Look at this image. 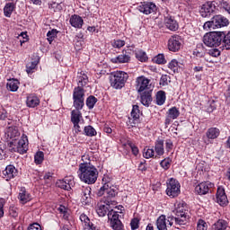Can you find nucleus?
Wrapping results in <instances>:
<instances>
[{"mask_svg":"<svg viewBox=\"0 0 230 230\" xmlns=\"http://www.w3.org/2000/svg\"><path fill=\"white\" fill-rule=\"evenodd\" d=\"M167 48L169 51H172V53H177L182 48V40H181V36L173 35L168 40Z\"/></svg>","mask_w":230,"mask_h":230,"instance_id":"nucleus-15","label":"nucleus"},{"mask_svg":"<svg viewBox=\"0 0 230 230\" xmlns=\"http://www.w3.org/2000/svg\"><path fill=\"white\" fill-rule=\"evenodd\" d=\"M229 223L224 219H219L212 225V230H226Z\"/></svg>","mask_w":230,"mask_h":230,"instance_id":"nucleus-33","label":"nucleus"},{"mask_svg":"<svg viewBox=\"0 0 230 230\" xmlns=\"http://www.w3.org/2000/svg\"><path fill=\"white\" fill-rule=\"evenodd\" d=\"M153 62L159 65L166 64V58H164V54H158L157 56H155L153 58Z\"/></svg>","mask_w":230,"mask_h":230,"instance_id":"nucleus-48","label":"nucleus"},{"mask_svg":"<svg viewBox=\"0 0 230 230\" xmlns=\"http://www.w3.org/2000/svg\"><path fill=\"white\" fill-rule=\"evenodd\" d=\"M203 42L204 45L208 48H218V46H222V48H224L223 32L211 31L206 33L203 37Z\"/></svg>","mask_w":230,"mask_h":230,"instance_id":"nucleus-4","label":"nucleus"},{"mask_svg":"<svg viewBox=\"0 0 230 230\" xmlns=\"http://www.w3.org/2000/svg\"><path fill=\"white\" fill-rule=\"evenodd\" d=\"M216 202L222 208H226V206L229 204V199H227L226 189L223 186L217 187L216 193Z\"/></svg>","mask_w":230,"mask_h":230,"instance_id":"nucleus-16","label":"nucleus"},{"mask_svg":"<svg viewBox=\"0 0 230 230\" xmlns=\"http://www.w3.org/2000/svg\"><path fill=\"white\" fill-rule=\"evenodd\" d=\"M137 10L144 15H150V13H155L157 12V5L154 2H141Z\"/></svg>","mask_w":230,"mask_h":230,"instance_id":"nucleus-10","label":"nucleus"},{"mask_svg":"<svg viewBox=\"0 0 230 230\" xmlns=\"http://www.w3.org/2000/svg\"><path fill=\"white\" fill-rule=\"evenodd\" d=\"M225 98L226 105H230V84L228 85L226 91L225 92Z\"/></svg>","mask_w":230,"mask_h":230,"instance_id":"nucleus-62","label":"nucleus"},{"mask_svg":"<svg viewBox=\"0 0 230 230\" xmlns=\"http://www.w3.org/2000/svg\"><path fill=\"white\" fill-rule=\"evenodd\" d=\"M154 148L156 156L163 157L164 155V139L158 137L155 141Z\"/></svg>","mask_w":230,"mask_h":230,"instance_id":"nucleus-25","label":"nucleus"},{"mask_svg":"<svg viewBox=\"0 0 230 230\" xmlns=\"http://www.w3.org/2000/svg\"><path fill=\"white\" fill-rule=\"evenodd\" d=\"M135 55L136 58H137L139 62H146L148 60V56L146 55V52L143 50H137Z\"/></svg>","mask_w":230,"mask_h":230,"instance_id":"nucleus-46","label":"nucleus"},{"mask_svg":"<svg viewBox=\"0 0 230 230\" xmlns=\"http://www.w3.org/2000/svg\"><path fill=\"white\" fill-rule=\"evenodd\" d=\"M91 189L90 186H82L79 188L81 201L84 206H89L93 202V197H91Z\"/></svg>","mask_w":230,"mask_h":230,"instance_id":"nucleus-17","label":"nucleus"},{"mask_svg":"<svg viewBox=\"0 0 230 230\" xmlns=\"http://www.w3.org/2000/svg\"><path fill=\"white\" fill-rule=\"evenodd\" d=\"M172 217H168L166 219V216L161 215L155 222V226L158 230H168V227H172L173 226V221H172Z\"/></svg>","mask_w":230,"mask_h":230,"instance_id":"nucleus-19","label":"nucleus"},{"mask_svg":"<svg viewBox=\"0 0 230 230\" xmlns=\"http://www.w3.org/2000/svg\"><path fill=\"white\" fill-rule=\"evenodd\" d=\"M220 136V129L218 128H209L206 132V137L208 139H217Z\"/></svg>","mask_w":230,"mask_h":230,"instance_id":"nucleus-31","label":"nucleus"},{"mask_svg":"<svg viewBox=\"0 0 230 230\" xmlns=\"http://www.w3.org/2000/svg\"><path fill=\"white\" fill-rule=\"evenodd\" d=\"M34 163L35 164H42L44 163V152L42 151H38L34 155Z\"/></svg>","mask_w":230,"mask_h":230,"instance_id":"nucleus-45","label":"nucleus"},{"mask_svg":"<svg viewBox=\"0 0 230 230\" xmlns=\"http://www.w3.org/2000/svg\"><path fill=\"white\" fill-rule=\"evenodd\" d=\"M160 166L164 170V172L170 170V167L172 166V158L166 157L164 160L160 162Z\"/></svg>","mask_w":230,"mask_h":230,"instance_id":"nucleus-43","label":"nucleus"},{"mask_svg":"<svg viewBox=\"0 0 230 230\" xmlns=\"http://www.w3.org/2000/svg\"><path fill=\"white\" fill-rule=\"evenodd\" d=\"M174 210L172 213L175 215L171 220H174L176 226H186L190 222V215L188 214V204L184 201H181L174 205Z\"/></svg>","mask_w":230,"mask_h":230,"instance_id":"nucleus-1","label":"nucleus"},{"mask_svg":"<svg viewBox=\"0 0 230 230\" xmlns=\"http://www.w3.org/2000/svg\"><path fill=\"white\" fill-rule=\"evenodd\" d=\"M216 11L217 5L215 4V1H208L202 4L199 13L201 17H211Z\"/></svg>","mask_w":230,"mask_h":230,"instance_id":"nucleus-12","label":"nucleus"},{"mask_svg":"<svg viewBox=\"0 0 230 230\" xmlns=\"http://www.w3.org/2000/svg\"><path fill=\"white\" fill-rule=\"evenodd\" d=\"M223 33V48L229 50L230 49V31H222Z\"/></svg>","mask_w":230,"mask_h":230,"instance_id":"nucleus-38","label":"nucleus"},{"mask_svg":"<svg viewBox=\"0 0 230 230\" xmlns=\"http://www.w3.org/2000/svg\"><path fill=\"white\" fill-rule=\"evenodd\" d=\"M215 188V183L211 181H202L195 187V193L197 195H208V193H211Z\"/></svg>","mask_w":230,"mask_h":230,"instance_id":"nucleus-14","label":"nucleus"},{"mask_svg":"<svg viewBox=\"0 0 230 230\" xmlns=\"http://www.w3.org/2000/svg\"><path fill=\"white\" fill-rule=\"evenodd\" d=\"M21 83L19 82V79H9L6 84V87L8 91H11V93H17L19 91V84Z\"/></svg>","mask_w":230,"mask_h":230,"instance_id":"nucleus-30","label":"nucleus"},{"mask_svg":"<svg viewBox=\"0 0 230 230\" xmlns=\"http://www.w3.org/2000/svg\"><path fill=\"white\" fill-rule=\"evenodd\" d=\"M112 64H128L130 62V51L122 50V53L111 59Z\"/></svg>","mask_w":230,"mask_h":230,"instance_id":"nucleus-21","label":"nucleus"},{"mask_svg":"<svg viewBox=\"0 0 230 230\" xmlns=\"http://www.w3.org/2000/svg\"><path fill=\"white\" fill-rule=\"evenodd\" d=\"M168 78H170L168 75H163L160 78L159 85H162V87L168 85Z\"/></svg>","mask_w":230,"mask_h":230,"instance_id":"nucleus-59","label":"nucleus"},{"mask_svg":"<svg viewBox=\"0 0 230 230\" xmlns=\"http://www.w3.org/2000/svg\"><path fill=\"white\" fill-rule=\"evenodd\" d=\"M109 211H111V205L109 204H106V205L101 204V205H98L96 208L97 215L102 217H106V215L109 216Z\"/></svg>","mask_w":230,"mask_h":230,"instance_id":"nucleus-29","label":"nucleus"},{"mask_svg":"<svg viewBox=\"0 0 230 230\" xmlns=\"http://www.w3.org/2000/svg\"><path fill=\"white\" fill-rule=\"evenodd\" d=\"M130 227L131 230H137L139 229V218L134 217L130 221Z\"/></svg>","mask_w":230,"mask_h":230,"instance_id":"nucleus-56","label":"nucleus"},{"mask_svg":"<svg viewBox=\"0 0 230 230\" xmlns=\"http://www.w3.org/2000/svg\"><path fill=\"white\" fill-rule=\"evenodd\" d=\"M139 114H140L139 106L137 104L133 105V108L131 111V118H133V121L131 122L129 119V123L131 125H136V121L139 119Z\"/></svg>","mask_w":230,"mask_h":230,"instance_id":"nucleus-34","label":"nucleus"},{"mask_svg":"<svg viewBox=\"0 0 230 230\" xmlns=\"http://www.w3.org/2000/svg\"><path fill=\"white\" fill-rule=\"evenodd\" d=\"M69 24L72 26V28L82 30L84 27V18L78 14H73L70 16Z\"/></svg>","mask_w":230,"mask_h":230,"instance_id":"nucleus-23","label":"nucleus"},{"mask_svg":"<svg viewBox=\"0 0 230 230\" xmlns=\"http://www.w3.org/2000/svg\"><path fill=\"white\" fill-rule=\"evenodd\" d=\"M166 195L170 197V199H175L181 195V183L179 181L171 178L167 182L166 188Z\"/></svg>","mask_w":230,"mask_h":230,"instance_id":"nucleus-8","label":"nucleus"},{"mask_svg":"<svg viewBox=\"0 0 230 230\" xmlns=\"http://www.w3.org/2000/svg\"><path fill=\"white\" fill-rule=\"evenodd\" d=\"M193 55H195L196 57H198L199 58H202V57H204V52L202 50H199V48L198 47L194 52Z\"/></svg>","mask_w":230,"mask_h":230,"instance_id":"nucleus-64","label":"nucleus"},{"mask_svg":"<svg viewBox=\"0 0 230 230\" xmlns=\"http://www.w3.org/2000/svg\"><path fill=\"white\" fill-rule=\"evenodd\" d=\"M80 181L85 184H94L98 181V169L94 165L83 164L78 170Z\"/></svg>","mask_w":230,"mask_h":230,"instance_id":"nucleus-2","label":"nucleus"},{"mask_svg":"<svg viewBox=\"0 0 230 230\" xmlns=\"http://www.w3.org/2000/svg\"><path fill=\"white\" fill-rule=\"evenodd\" d=\"M49 10H53V12H60L62 10V5L57 2H51L49 4Z\"/></svg>","mask_w":230,"mask_h":230,"instance_id":"nucleus-50","label":"nucleus"},{"mask_svg":"<svg viewBox=\"0 0 230 230\" xmlns=\"http://www.w3.org/2000/svg\"><path fill=\"white\" fill-rule=\"evenodd\" d=\"M17 148L20 154H26L28 152V137H22V139L18 141Z\"/></svg>","mask_w":230,"mask_h":230,"instance_id":"nucleus-28","label":"nucleus"},{"mask_svg":"<svg viewBox=\"0 0 230 230\" xmlns=\"http://www.w3.org/2000/svg\"><path fill=\"white\" fill-rule=\"evenodd\" d=\"M84 136H87L88 137H94V136H96L98 134V132H96V129L94 128H93V126L88 125V126L84 127Z\"/></svg>","mask_w":230,"mask_h":230,"instance_id":"nucleus-39","label":"nucleus"},{"mask_svg":"<svg viewBox=\"0 0 230 230\" xmlns=\"http://www.w3.org/2000/svg\"><path fill=\"white\" fill-rule=\"evenodd\" d=\"M82 162L80 164H79V168H81V166L83 164H87V165H90V166H93V164H91V156H89V155H84L82 156Z\"/></svg>","mask_w":230,"mask_h":230,"instance_id":"nucleus-54","label":"nucleus"},{"mask_svg":"<svg viewBox=\"0 0 230 230\" xmlns=\"http://www.w3.org/2000/svg\"><path fill=\"white\" fill-rule=\"evenodd\" d=\"M79 218H80V220H81L84 228L89 227V224L91 223V219L89 218V217L87 215L83 213V214L80 215Z\"/></svg>","mask_w":230,"mask_h":230,"instance_id":"nucleus-49","label":"nucleus"},{"mask_svg":"<svg viewBox=\"0 0 230 230\" xmlns=\"http://www.w3.org/2000/svg\"><path fill=\"white\" fill-rule=\"evenodd\" d=\"M128 146H129V148H131L133 155H137V154H139V148L136 146V144L132 142H128Z\"/></svg>","mask_w":230,"mask_h":230,"instance_id":"nucleus-57","label":"nucleus"},{"mask_svg":"<svg viewBox=\"0 0 230 230\" xmlns=\"http://www.w3.org/2000/svg\"><path fill=\"white\" fill-rule=\"evenodd\" d=\"M197 230H208V223L204 219H199L197 223Z\"/></svg>","mask_w":230,"mask_h":230,"instance_id":"nucleus-55","label":"nucleus"},{"mask_svg":"<svg viewBox=\"0 0 230 230\" xmlns=\"http://www.w3.org/2000/svg\"><path fill=\"white\" fill-rule=\"evenodd\" d=\"M26 105L30 109H35L40 105V99L35 93H30L27 95Z\"/></svg>","mask_w":230,"mask_h":230,"instance_id":"nucleus-24","label":"nucleus"},{"mask_svg":"<svg viewBox=\"0 0 230 230\" xmlns=\"http://www.w3.org/2000/svg\"><path fill=\"white\" fill-rule=\"evenodd\" d=\"M111 46H112V48H116V49H119L120 48H123V46H125V40H114L111 42Z\"/></svg>","mask_w":230,"mask_h":230,"instance_id":"nucleus-53","label":"nucleus"},{"mask_svg":"<svg viewBox=\"0 0 230 230\" xmlns=\"http://www.w3.org/2000/svg\"><path fill=\"white\" fill-rule=\"evenodd\" d=\"M76 83L77 86L74 88L73 98L85 100V89L89 87V76H87L84 71L77 73Z\"/></svg>","mask_w":230,"mask_h":230,"instance_id":"nucleus-3","label":"nucleus"},{"mask_svg":"<svg viewBox=\"0 0 230 230\" xmlns=\"http://www.w3.org/2000/svg\"><path fill=\"white\" fill-rule=\"evenodd\" d=\"M5 134H7V137H9V139H13V137H18L19 129L15 126H11L7 128Z\"/></svg>","mask_w":230,"mask_h":230,"instance_id":"nucleus-36","label":"nucleus"},{"mask_svg":"<svg viewBox=\"0 0 230 230\" xmlns=\"http://www.w3.org/2000/svg\"><path fill=\"white\" fill-rule=\"evenodd\" d=\"M6 204V200L4 198H0V218L4 217V205Z\"/></svg>","mask_w":230,"mask_h":230,"instance_id":"nucleus-58","label":"nucleus"},{"mask_svg":"<svg viewBox=\"0 0 230 230\" xmlns=\"http://www.w3.org/2000/svg\"><path fill=\"white\" fill-rule=\"evenodd\" d=\"M168 67L172 71V73H179V61H177V59H172L168 64Z\"/></svg>","mask_w":230,"mask_h":230,"instance_id":"nucleus-47","label":"nucleus"},{"mask_svg":"<svg viewBox=\"0 0 230 230\" xmlns=\"http://www.w3.org/2000/svg\"><path fill=\"white\" fill-rule=\"evenodd\" d=\"M18 199L21 204H27V202H30L31 200V195L26 190L25 188H22Z\"/></svg>","mask_w":230,"mask_h":230,"instance_id":"nucleus-27","label":"nucleus"},{"mask_svg":"<svg viewBox=\"0 0 230 230\" xmlns=\"http://www.w3.org/2000/svg\"><path fill=\"white\" fill-rule=\"evenodd\" d=\"M229 26V19L222 14L215 15L211 21L206 22L203 25L204 30H217L218 28H226Z\"/></svg>","mask_w":230,"mask_h":230,"instance_id":"nucleus-6","label":"nucleus"},{"mask_svg":"<svg viewBox=\"0 0 230 230\" xmlns=\"http://www.w3.org/2000/svg\"><path fill=\"white\" fill-rule=\"evenodd\" d=\"M58 34V31H57V29H52L51 31H49L47 32L48 42L49 44H51L53 42V40H55V39H57Z\"/></svg>","mask_w":230,"mask_h":230,"instance_id":"nucleus-44","label":"nucleus"},{"mask_svg":"<svg viewBox=\"0 0 230 230\" xmlns=\"http://www.w3.org/2000/svg\"><path fill=\"white\" fill-rule=\"evenodd\" d=\"M16 8V4L15 3H7L5 4L4 7V15L5 17H12V13H13V11Z\"/></svg>","mask_w":230,"mask_h":230,"instance_id":"nucleus-32","label":"nucleus"},{"mask_svg":"<svg viewBox=\"0 0 230 230\" xmlns=\"http://www.w3.org/2000/svg\"><path fill=\"white\" fill-rule=\"evenodd\" d=\"M164 24L170 31H177L179 30V22H177L175 16L168 12L164 15Z\"/></svg>","mask_w":230,"mask_h":230,"instance_id":"nucleus-11","label":"nucleus"},{"mask_svg":"<svg viewBox=\"0 0 230 230\" xmlns=\"http://www.w3.org/2000/svg\"><path fill=\"white\" fill-rule=\"evenodd\" d=\"M138 170L140 172H146V170H148V168L146 167V160H142L138 165Z\"/></svg>","mask_w":230,"mask_h":230,"instance_id":"nucleus-61","label":"nucleus"},{"mask_svg":"<svg viewBox=\"0 0 230 230\" xmlns=\"http://www.w3.org/2000/svg\"><path fill=\"white\" fill-rule=\"evenodd\" d=\"M96 103H98V98L93 95H90L89 97H87L86 107H88L90 111H93V109H94V105H96Z\"/></svg>","mask_w":230,"mask_h":230,"instance_id":"nucleus-40","label":"nucleus"},{"mask_svg":"<svg viewBox=\"0 0 230 230\" xmlns=\"http://www.w3.org/2000/svg\"><path fill=\"white\" fill-rule=\"evenodd\" d=\"M75 184V181L69 178H65L64 180H58L56 182V186L58 188H60L61 190H66V191H69L71 190V186Z\"/></svg>","mask_w":230,"mask_h":230,"instance_id":"nucleus-26","label":"nucleus"},{"mask_svg":"<svg viewBox=\"0 0 230 230\" xmlns=\"http://www.w3.org/2000/svg\"><path fill=\"white\" fill-rule=\"evenodd\" d=\"M166 102V92L161 90L156 93V105H164Z\"/></svg>","mask_w":230,"mask_h":230,"instance_id":"nucleus-35","label":"nucleus"},{"mask_svg":"<svg viewBox=\"0 0 230 230\" xmlns=\"http://www.w3.org/2000/svg\"><path fill=\"white\" fill-rule=\"evenodd\" d=\"M127 80H128V74L123 71H116L112 72L110 75V84L111 87L113 89L121 90L125 87V84H127Z\"/></svg>","mask_w":230,"mask_h":230,"instance_id":"nucleus-5","label":"nucleus"},{"mask_svg":"<svg viewBox=\"0 0 230 230\" xmlns=\"http://www.w3.org/2000/svg\"><path fill=\"white\" fill-rule=\"evenodd\" d=\"M37 66H39V61L34 60L32 62H29L26 65V71L28 75H31V73L35 72V69H37Z\"/></svg>","mask_w":230,"mask_h":230,"instance_id":"nucleus-41","label":"nucleus"},{"mask_svg":"<svg viewBox=\"0 0 230 230\" xmlns=\"http://www.w3.org/2000/svg\"><path fill=\"white\" fill-rule=\"evenodd\" d=\"M135 86L137 93L150 91V79L146 78L145 75L138 76L136 79Z\"/></svg>","mask_w":230,"mask_h":230,"instance_id":"nucleus-13","label":"nucleus"},{"mask_svg":"<svg viewBox=\"0 0 230 230\" xmlns=\"http://www.w3.org/2000/svg\"><path fill=\"white\" fill-rule=\"evenodd\" d=\"M107 194V199H114L118 195V188L112 185V182L106 181L103 185L100 188L98 191V196L102 197V195Z\"/></svg>","mask_w":230,"mask_h":230,"instance_id":"nucleus-9","label":"nucleus"},{"mask_svg":"<svg viewBox=\"0 0 230 230\" xmlns=\"http://www.w3.org/2000/svg\"><path fill=\"white\" fill-rule=\"evenodd\" d=\"M138 93L140 94V102L144 107L152 105V102L154 100L152 98V90H146Z\"/></svg>","mask_w":230,"mask_h":230,"instance_id":"nucleus-22","label":"nucleus"},{"mask_svg":"<svg viewBox=\"0 0 230 230\" xmlns=\"http://www.w3.org/2000/svg\"><path fill=\"white\" fill-rule=\"evenodd\" d=\"M110 224H111V227L113 230H123L124 226L121 220L114 221L113 223H110Z\"/></svg>","mask_w":230,"mask_h":230,"instance_id":"nucleus-51","label":"nucleus"},{"mask_svg":"<svg viewBox=\"0 0 230 230\" xmlns=\"http://www.w3.org/2000/svg\"><path fill=\"white\" fill-rule=\"evenodd\" d=\"M17 175H19V170H17V168H15L13 164L7 165L2 172V177L7 182L12 181V179H15Z\"/></svg>","mask_w":230,"mask_h":230,"instance_id":"nucleus-18","label":"nucleus"},{"mask_svg":"<svg viewBox=\"0 0 230 230\" xmlns=\"http://www.w3.org/2000/svg\"><path fill=\"white\" fill-rule=\"evenodd\" d=\"M143 157L145 159H152L155 157V159H157V155H155V151L154 148H144Z\"/></svg>","mask_w":230,"mask_h":230,"instance_id":"nucleus-37","label":"nucleus"},{"mask_svg":"<svg viewBox=\"0 0 230 230\" xmlns=\"http://www.w3.org/2000/svg\"><path fill=\"white\" fill-rule=\"evenodd\" d=\"M108 220H110V224L119 221V214L113 209H111L108 213Z\"/></svg>","mask_w":230,"mask_h":230,"instance_id":"nucleus-42","label":"nucleus"},{"mask_svg":"<svg viewBox=\"0 0 230 230\" xmlns=\"http://www.w3.org/2000/svg\"><path fill=\"white\" fill-rule=\"evenodd\" d=\"M165 143V150L167 154H170L173 150V141L170 138L164 140Z\"/></svg>","mask_w":230,"mask_h":230,"instance_id":"nucleus-52","label":"nucleus"},{"mask_svg":"<svg viewBox=\"0 0 230 230\" xmlns=\"http://www.w3.org/2000/svg\"><path fill=\"white\" fill-rule=\"evenodd\" d=\"M9 215L13 218H17L19 217V212H17V208L15 207H10L9 208Z\"/></svg>","mask_w":230,"mask_h":230,"instance_id":"nucleus-60","label":"nucleus"},{"mask_svg":"<svg viewBox=\"0 0 230 230\" xmlns=\"http://www.w3.org/2000/svg\"><path fill=\"white\" fill-rule=\"evenodd\" d=\"M179 116H181V111H179V108L175 106L170 108L166 111V117L164 120L165 127H168V125H172V121H173V119H177Z\"/></svg>","mask_w":230,"mask_h":230,"instance_id":"nucleus-20","label":"nucleus"},{"mask_svg":"<svg viewBox=\"0 0 230 230\" xmlns=\"http://www.w3.org/2000/svg\"><path fill=\"white\" fill-rule=\"evenodd\" d=\"M85 105L84 99H78L73 97V107L75 110L71 111V122L72 123H80V119L82 118V109H84Z\"/></svg>","mask_w":230,"mask_h":230,"instance_id":"nucleus-7","label":"nucleus"},{"mask_svg":"<svg viewBox=\"0 0 230 230\" xmlns=\"http://www.w3.org/2000/svg\"><path fill=\"white\" fill-rule=\"evenodd\" d=\"M210 57H220V51L218 50V49H211L209 51H208Z\"/></svg>","mask_w":230,"mask_h":230,"instance_id":"nucleus-63","label":"nucleus"}]
</instances>
